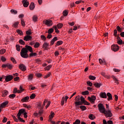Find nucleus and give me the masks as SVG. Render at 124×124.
Segmentation results:
<instances>
[{
  "instance_id": "7",
  "label": "nucleus",
  "mask_w": 124,
  "mask_h": 124,
  "mask_svg": "<svg viewBox=\"0 0 124 124\" xmlns=\"http://www.w3.org/2000/svg\"><path fill=\"white\" fill-rule=\"evenodd\" d=\"M49 43H47V42H45L42 48L44 49V51H48L49 50Z\"/></svg>"
},
{
  "instance_id": "4",
  "label": "nucleus",
  "mask_w": 124,
  "mask_h": 124,
  "mask_svg": "<svg viewBox=\"0 0 124 124\" xmlns=\"http://www.w3.org/2000/svg\"><path fill=\"white\" fill-rule=\"evenodd\" d=\"M1 67H3V68H6V67H7L9 69H10V70H11V69L14 67V66L11 64L7 63L6 64H3Z\"/></svg>"
},
{
  "instance_id": "54",
  "label": "nucleus",
  "mask_w": 124,
  "mask_h": 124,
  "mask_svg": "<svg viewBox=\"0 0 124 124\" xmlns=\"http://www.w3.org/2000/svg\"><path fill=\"white\" fill-rule=\"evenodd\" d=\"M16 94H11L9 95V98H14V97H16Z\"/></svg>"
},
{
  "instance_id": "55",
  "label": "nucleus",
  "mask_w": 124,
  "mask_h": 124,
  "mask_svg": "<svg viewBox=\"0 0 124 124\" xmlns=\"http://www.w3.org/2000/svg\"><path fill=\"white\" fill-rule=\"evenodd\" d=\"M52 67V65H49L47 66H46L45 69V70H50V69Z\"/></svg>"
},
{
  "instance_id": "9",
  "label": "nucleus",
  "mask_w": 124,
  "mask_h": 124,
  "mask_svg": "<svg viewBox=\"0 0 124 124\" xmlns=\"http://www.w3.org/2000/svg\"><path fill=\"white\" fill-rule=\"evenodd\" d=\"M14 77L13 76L11 75H9L7 76H5V81L6 82H10V81H11V80H13Z\"/></svg>"
},
{
  "instance_id": "30",
  "label": "nucleus",
  "mask_w": 124,
  "mask_h": 124,
  "mask_svg": "<svg viewBox=\"0 0 124 124\" xmlns=\"http://www.w3.org/2000/svg\"><path fill=\"white\" fill-rule=\"evenodd\" d=\"M36 56H37V53H35V52H31L30 54H29V56L31 57H36Z\"/></svg>"
},
{
  "instance_id": "13",
  "label": "nucleus",
  "mask_w": 124,
  "mask_h": 124,
  "mask_svg": "<svg viewBox=\"0 0 124 124\" xmlns=\"http://www.w3.org/2000/svg\"><path fill=\"white\" fill-rule=\"evenodd\" d=\"M100 97L101 98H107V95L105 92H101L100 93Z\"/></svg>"
},
{
  "instance_id": "37",
  "label": "nucleus",
  "mask_w": 124,
  "mask_h": 124,
  "mask_svg": "<svg viewBox=\"0 0 124 124\" xmlns=\"http://www.w3.org/2000/svg\"><path fill=\"white\" fill-rule=\"evenodd\" d=\"M6 52V50L4 48H2L1 50H0V55H3L4 53Z\"/></svg>"
},
{
  "instance_id": "5",
  "label": "nucleus",
  "mask_w": 124,
  "mask_h": 124,
  "mask_svg": "<svg viewBox=\"0 0 124 124\" xmlns=\"http://www.w3.org/2000/svg\"><path fill=\"white\" fill-rule=\"evenodd\" d=\"M88 100H89L91 103H94L95 100H96V96L95 95H92L91 97L88 96Z\"/></svg>"
},
{
  "instance_id": "15",
  "label": "nucleus",
  "mask_w": 124,
  "mask_h": 124,
  "mask_svg": "<svg viewBox=\"0 0 124 124\" xmlns=\"http://www.w3.org/2000/svg\"><path fill=\"white\" fill-rule=\"evenodd\" d=\"M58 40V37H54L50 41V46L54 45L55 44V42Z\"/></svg>"
},
{
  "instance_id": "20",
  "label": "nucleus",
  "mask_w": 124,
  "mask_h": 124,
  "mask_svg": "<svg viewBox=\"0 0 124 124\" xmlns=\"http://www.w3.org/2000/svg\"><path fill=\"white\" fill-rule=\"evenodd\" d=\"M93 86L95 87V88H99L102 86V84L101 83H97L96 82L95 83H93Z\"/></svg>"
},
{
  "instance_id": "12",
  "label": "nucleus",
  "mask_w": 124,
  "mask_h": 124,
  "mask_svg": "<svg viewBox=\"0 0 124 124\" xmlns=\"http://www.w3.org/2000/svg\"><path fill=\"white\" fill-rule=\"evenodd\" d=\"M25 112H26V110L24 109H19L17 114V117H21V115H22V114H24Z\"/></svg>"
},
{
  "instance_id": "48",
  "label": "nucleus",
  "mask_w": 124,
  "mask_h": 124,
  "mask_svg": "<svg viewBox=\"0 0 124 124\" xmlns=\"http://www.w3.org/2000/svg\"><path fill=\"white\" fill-rule=\"evenodd\" d=\"M16 49L18 52H20L21 49L20 48V45H16Z\"/></svg>"
},
{
  "instance_id": "8",
  "label": "nucleus",
  "mask_w": 124,
  "mask_h": 124,
  "mask_svg": "<svg viewBox=\"0 0 124 124\" xmlns=\"http://www.w3.org/2000/svg\"><path fill=\"white\" fill-rule=\"evenodd\" d=\"M18 68L21 70V71H26V70H27V66L24 64H19Z\"/></svg>"
},
{
  "instance_id": "25",
  "label": "nucleus",
  "mask_w": 124,
  "mask_h": 124,
  "mask_svg": "<svg viewBox=\"0 0 124 124\" xmlns=\"http://www.w3.org/2000/svg\"><path fill=\"white\" fill-rule=\"evenodd\" d=\"M99 62L100 64H106V61H105V60H102V59H99Z\"/></svg>"
},
{
  "instance_id": "44",
  "label": "nucleus",
  "mask_w": 124,
  "mask_h": 124,
  "mask_svg": "<svg viewBox=\"0 0 124 124\" xmlns=\"http://www.w3.org/2000/svg\"><path fill=\"white\" fill-rule=\"evenodd\" d=\"M10 12L12 14H17L18 13V12L17 11V10H15L13 9L11 10Z\"/></svg>"
},
{
  "instance_id": "62",
  "label": "nucleus",
  "mask_w": 124,
  "mask_h": 124,
  "mask_svg": "<svg viewBox=\"0 0 124 124\" xmlns=\"http://www.w3.org/2000/svg\"><path fill=\"white\" fill-rule=\"evenodd\" d=\"M118 33V31H117V30H114L113 31V35L114 36H117V34Z\"/></svg>"
},
{
  "instance_id": "10",
  "label": "nucleus",
  "mask_w": 124,
  "mask_h": 124,
  "mask_svg": "<svg viewBox=\"0 0 124 124\" xmlns=\"http://www.w3.org/2000/svg\"><path fill=\"white\" fill-rule=\"evenodd\" d=\"M31 39H32V37L29 35H27L23 38V40H25V41H30Z\"/></svg>"
},
{
  "instance_id": "56",
  "label": "nucleus",
  "mask_w": 124,
  "mask_h": 124,
  "mask_svg": "<svg viewBox=\"0 0 124 124\" xmlns=\"http://www.w3.org/2000/svg\"><path fill=\"white\" fill-rule=\"evenodd\" d=\"M1 62H6V58H5V57L2 56L1 57Z\"/></svg>"
},
{
  "instance_id": "26",
  "label": "nucleus",
  "mask_w": 124,
  "mask_h": 124,
  "mask_svg": "<svg viewBox=\"0 0 124 124\" xmlns=\"http://www.w3.org/2000/svg\"><path fill=\"white\" fill-rule=\"evenodd\" d=\"M24 91H25V89H23V86L20 85L19 86V90H18V93H22Z\"/></svg>"
},
{
  "instance_id": "53",
  "label": "nucleus",
  "mask_w": 124,
  "mask_h": 124,
  "mask_svg": "<svg viewBox=\"0 0 124 124\" xmlns=\"http://www.w3.org/2000/svg\"><path fill=\"white\" fill-rule=\"evenodd\" d=\"M75 100L78 102L80 101V95H78L77 96L75 99Z\"/></svg>"
},
{
  "instance_id": "31",
  "label": "nucleus",
  "mask_w": 124,
  "mask_h": 124,
  "mask_svg": "<svg viewBox=\"0 0 124 124\" xmlns=\"http://www.w3.org/2000/svg\"><path fill=\"white\" fill-rule=\"evenodd\" d=\"M18 25H19V21H16L14 23V24L13 25V27L16 28H18Z\"/></svg>"
},
{
  "instance_id": "28",
  "label": "nucleus",
  "mask_w": 124,
  "mask_h": 124,
  "mask_svg": "<svg viewBox=\"0 0 124 124\" xmlns=\"http://www.w3.org/2000/svg\"><path fill=\"white\" fill-rule=\"evenodd\" d=\"M29 81H31L33 78V75L32 74H31L28 76Z\"/></svg>"
},
{
  "instance_id": "24",
  "label": "nucleus",
  "mask_w": 124,
  "mask_h": 124,
  "mask_svg": "<svg viewBox=\"0 0 124 124\" xmlns=\"http://www.w3.org/2000/svg\"><path fill=\"white\" fill-rule=\"evenodd\" d=\"M47 33H48V34H51V33H53V32H54V28L49 29L48 30L47 32V31L46 32V33H47Z\"/></svg>"
},
{
  "instance_id": "6",
  "label": "nucleus",
  "mask_w": 124,
  "mask_h": 124,
  "mask_svg": "<svg viewBox=\"0 0 124 124\" xmlns=\"http://www.w3.org/2000/svg\"><path fill=\"white\" fill-rule=\"evenodd\" d=\"M111 49L112 51H114V52H117L119 51L120 46H119L118 45H113L111 46Z\"/></svg>"
},
{
  "instance_id": "36",
  "label": "nucleus",
  "mask_w": 124,
  "mask_h": 124,
  "mask_svg": "<svg viewBox=\"0 0 124 124\" xmlns=\"http://www.w3.org/2000/svg\"><path fill=\"white\" fill-rule=\"evenodd\" d=\"M56 27H57L58 29H62L63 27V24L62 23H58Z\"/></svg>"
},
{
  "instance_id": "64",
  "label": "nucleus",
  "mask_w": 124,
  "mask_h": 124,
  "mask_svg": "<svg viewBox=\"0 0 124 124\" xmlns=\"http://www.w3.org/2000/svg\"><path fill=\"white\" fill-rule=\"evenodd\" d=\"M23 107H25V108H27V109H30V108H31V106H27V104H23Z\"/></svg>"
},
{
  "instance_id": "42",
  "label": "nucleus",
  "mask_w": 124,
  "mask_h": 124,
  "mask_svg": "<svg viewBox=\"0 0 124 124\" xmlns=\"http://www.w3.org/2000/svg\"><path fill=\"white\" fill-rule=\"evenodd\" d=\"M89 78L90 80H95V79H96V78L93 76L90 75L89 76Z\"/></svg>"
},
{
  "instance_id": "21",
  "label": "nucleus",
  "mask_w": 124,
  "mask_h": 124,
  "mask_svg": "<svg viewBox=\"0 0 124 124\" xmlns=\"http://www.w3.org/2000/svg\"><path fill=\"white\" fill-rule=\"evenodd\" d=\"M7 94H8V91L5 90L3 91L2 94V96L3 97H5V96H6V95H7Z\"/></svg>"
},
{
  "instance_id": "29",
  "label": "nucleus",
  "mask_w": 124,
  "mask_h": 124,
  "mask_svg": "<svg viewBox=\"0 0 124 124\" xmlns=\"http://www.w3.org/2000/svg\"><path fill=\"white\" fill-rule=\"evenodd\" d=\"M79 108L81 109V111H85L87 109V107L81 105L79 106Z\"/></svg>"
},
{
  "instance_id": "63",
  "label": "nucleus",
  "mask_w": 124,
  "mask_h": 124,
  "mask_svg": "<svg viewBox=\"0 0 124 124\" xmlns=\"http://www.w3.org/2000/svg\"><path fill=\"white\" fill-rule=\"evenodd\" d=\"M83 104L84 105H90L91 104L90 103H89L88 101H84V102H83Z\"/></svg>"
},
{
  "instance_id": "11",
  "label": "nucleus",
  "mask_w": 124,
  "mask_h": 124,
  "mask_svg": "<svg viewBox=\"0 0 124 124\" xmlns=\"http://www.w3.org/2000/svg\"><path fill=\"white\" fill-rule=\"evenodd\" d=\"M22 2L23 4L24 7H28L29 6V4H30L28 0H23Z\"/></svg>"
},
{
  "instance_id": "16",
  "label": "nucleus",
  "mask_w": 124,
  "mask_h": 124,
  "mask_svg": "<svg viewBox=\"0 0 124 124\" xmlns=\"http://www.w3.org/2000/svg\"><path fill=\"white\" fill-rule=\"evenodd\" d=\"M35 8V5H34V2H32L31 3L29 6V8L30 10H33Z\"/></svg>"
},
{
  "instance_id": "27",
  "label": "nucleus",
  "mask_w": 124,
  "mask_h": 124,
  "mask_svg": "<svg viewBox=\"0 0 124 124\" xmlns=\"http://www.w3.org/2000/svg\"><path fill=\"white\" fill-rule=\"evenodd\" d=\"M62 43H63V42H62V41H58L57 42V43L55 46V47H57V46H60V45H62Z\"/></svg>"
},
{
  "instance_id": "18",
  "label": "nucleus",
  "mask_w": 124,
  "mask_h": 124,
  "mask_svg": "<svg viewBox=\"0 0 124 124\" xmlns=\"http://www.w3.org/2000/svg\"><path fill=\"white\" fill-rule=\"evenodd\" d=\"M107 95L108 97V100L109 101L110 100H113V97L112 96V94L110 93H107Z\"/></svg>"
},
{
  "instance_id": "40",
  "label": "nucleus",
  "mask_w": 124,
  "mask_h": 124,
  "mask_svg": "<svg viewBox=\"0 0 124 124\" xmlns=\"http://www.w3.org/2000/svg\"><path fill=\"white\" fill-rule=\"evenodd\" d=\"M53 29H55V32H56V33H60V31H59V30L57 28V26H53Z\"/></svg>"
},
{
  "instance_id": "49",
  "label": "nucleus",
  "mask_w": 124,
  "mask_h": 124,
  "mask_svg": "<svg viewBox=\"0 0 124 124\" xmlns=\"http://www.w3.org/2000/svg\"><path fill=\"white\" fill-rule=\"evenodd\" d=\"M35 96H36V95H35V93H32L30 97L31 99H34V98H35Z\"/></svg>"
},
{
  "instance_id": "60",
  "label": "nucleus",
  "mask_w": 124,
  "mask_h": 124,
  "mask_svg": "<svg viewBox=\"0 0 124 124\" xmlns=\"http://www.w3.org/2000/svg\"><path fill=\"white\" fill-rule=\"evenodd\" d=\"M117 30L118 31H119V32H122V28H121V27H120V26H117Z\"/></svg>"
},
{
  "instance_id": "52",
  "label": "nucleus",
  "mask_w": 124,
  "mask_h": 124,
  "mask_svg": "<svg viewBox=\"0 0 124 124\" xmlns=\"http://www.w3.org/2000/svg\"><path fill=\"white\" fill-rule=\"evenodd\" d=\"M64 100H65L64 97H62L61 101V105H62V106L64 105Z\"/></svg>"
},
{
  "instance_id": "32",
  "label": "nucleus",
  "mask_w": 124,
  "mask_h": 124,
  "mask_svg": "<svg viewBox=\"0 0 124 124\" xmlns=\"http://www.w3.org/2000/svg\"><path fill=\"white\" fill-rule=\"evenodd\" d=\"M21 26H22V27L26 26V23L25 22V20L23 18L21 19Z\"/></svg>"
},
{
  "instance_id": "47",
  "label": "nucleus",
  "mask_w": 124,
  "mask_h": 124,
  "mask_svg": "<svg viewBox=\"0 0 124 124\" xmlns=\"http://www.w3.org/2000/svg\"><path fill=\"white\" fill-rule=\"evenodd\" d=\"M39 46H40V44L39 42H36L35 44L34 47V48H38V47H39Z\"/></svg>"
},
{
  "instance_id": "22",
  "label": "nucleus",
  "mask_w": 124,
  "mask_h": 124,
  "mask_svg": "<svg viewBox=\"0 0 124 124\" xmlns=\"http://www.w3.org/2000/svg\"><path fill=\"white\" fill-rule=\"evenodd\" d=\"M54 116H55V113H54L53 111H51L50 112V115L49 116V119L50 121H52V119L54 118Z\"/></svg>"
},
{
  "instance_id": "19",
  "label": "nucleus",
  "mask_w": 124,
  "mask_h": 124,
  "mask_svg": "<svg viewBox=\"0 0 124 124\" xmlns=\"http://www.w3.org/2000/svg\"><path fill=\"white\" fill-rule=\"evenodd\" d=\"M7 104H8V101L3 102L1 105H0V108H3V107H5Z\"/></svg>"
},
{
  "instance_id": "57",
  "label": "nucleus",
  "mask_w": 124,
  "mask_h": 124,
  "mask_svg": "<svg viewBox=\"0 0 124 124\" xmlns=\"http://www.w3.org/2000/svg\"><path fill=\"white\" fill-rule=\"evenodd\" d=\"M19 43L21 45H25V42L23 41L22 39H20L19 41Z\"/></svg>"
},
{
  "instance_id": "3",
  "label": "nucleus",
  "mask_w": 124,
  "mask_h": 124,
  "mask_svg": "<svg viewBox=\"0 0 124 124\" xmlns=\"http://www.w3.org/2000/svg\"><path fill=\"white\" fill-rule=\"evenodd\" d=\"M43 24H45L46 26H47V27H52L53 26V21H52V20L47 19L45 20H44Z\"/></svg>"
},
{
  "instance_id": "1",
  "label": "nucleus",
  "mask_w": 124,
  "mask_h": 124,
  "mask_svg": "<svg viewBox=\"0 0 124 124\" xmlns=\"http://www.w3.org/2000/svg\"><path fill=\"white\" fill-rule=\"evenodd\" d=\"M97 107L98 108V110L100 113L104 114L106 118H111V117H112L113 114H112L111 110H106L105 108L104 107V106H103V104L99 103L98 104Z\"/></svg>"
},
{
  "instance_id": "17",
  "label": "nucleus",
  "mask_w": 124,
  "mask_h": 124,
  "mask_svg": "<svg viewBox=\"0 0 124 124\" xmlns=\"http://www.w3.org/2000/svg\"><path fill=\"white\" fill-rule=\"evenodd\" d=\"M29 99H30V97L27 96L22 98L21 100V101H22V102H27V101H29Z\"/></svg>"
},
{
  "instance_id": "45",
  "label": "nucleus",
  "mask_w": 124,
  "mask_h": 124,
  "mask_svg": "<svg viewBox=\"0 0 124 124\" xmlns=\"http://www.w3.org/2000/svg\"><path fill=\"white\" fill-rule=\"evenodd\" d=\"M41 39H42V40H44V41H46L47 39L46 36H44V35H41Z\"/></svg>"
},
{
  "instance_id": "51",
  "label": "nucleus",
  "mask_w": 124,
  "mask_h": 124,
  "mask_svg": "<svg viewBox=\"0 0 124 124\" xmlns=\"http://www.w3.org/2000/svg\"><path fill=\"white\" fill-rule=\"evenodd\" d=\"M17 119L19 121V122H21V123H25L26 121L23 120L20 116H17Z\"/></svg>"
},
{
  "instance_id": "2",
  "label": "nucleus",
  "mask_w": 124,
  "mask_h": 124,
  "mask_svg": "<svg viewBox=\"0 0 124 124\" xmlns=\"http://www.w3.org/2000/svg\"><path fill=\"white\" fill-rule=\"evenodd\" d=\"M29 51L30 53H32L33 52L32 47L30 46H26L25 47H23L21 49V51L20 52L21 57L24 59H28L29 58V54H28Z\"/></svg>"
},
{
  "instance_id": "58",
  "label": "nucleus",
  "mask_w": 124,
  "mask_h": 124,
  "mask_svg": "<svg viewBox=\"0 0 124 124\" xmlns=\"http://www.w3.org/2000/svg\"><path fill=\"white\" fill-rule=\"evenodd\" d=\"M35 76H36V77H38V78H40V77L42 76V74L41 73H36L35 74Z\"/></svg>"
},
{
  "instance_id": "34",
  "label": "nucleus",
  "mask_w": 124,
  "mask_h": 124,
  "mask_svg": "<svg viewBox=\"0 0 124 124\" xmlns=\"http://www.w3.org/2000/svg\"><path fill=\"white\" fill-rule=\"evenodd\" d=\"M89 93H90L88 91H84L81 93V94H82V95H88Z\"/></svg>"
},
{
  "instance_id": "46",
  "label": "nucleus",
  "mask_w": 124,
  "mask_h": 124,
  "mask_svg": "<svg viewBox=\"0 0 124 124\" xmlns=\"http://www.w3.org/2000/svg\"><path fill=\"white\" fill-rule=\"evenodd\" d=\"M81 123V121L79 119H77L73 123V124H80Z\"/></svg>"
},
{
  "instance_id": "59",
  "label": "nucleus",
  "mask_w": 124,
  "mask_h": 124,
  "mask_svg": "<svg viewBox=\"0 0 124 124\" xmlns=\"http://www.w3.org/2000/svg\"><path fill=\"white\" fill-rule=\"evenodd\" d=\"M87 85H89L90 87H93V83L90 81H87Z\"/></svg>"
},
{
  "instance_id": "39",
  "label": "nucleus",
  "mask_w": 124,
  "mask_h": 124,
  "mask_svg": "<svg viewBox=\"0 0 124 124\" xmlns=\"http://www.w3.org/2000/svg\"><path fill=\"white\" fill-rule=\"evenodd\" d=\"M62 14L63 16H66L67 15H68V12L66 10H65L63 11Z\"/></svg>"
},
{
  "instance_id": "43",
  "label": "nucleus",
  "mask_w": 124,
  "mask_h": 124,
  "mask_svg": "<svg viewBox=\"0 0 124 124\" xmlns=\"http://www.w3.org/2000/svg\"><path fill=\"white\" fill-rule=\"evenodd\" d=\"M38 19V17H37V16H34L32 17V20L33 21V22H36V21H37Z\"/></svg>"
},
{
  "instance_id": "35",
  "label": "nucleus",
  "mask_w": 124,
  "mask_h": 124,
  "mask_svg": "<svg viewBox=\"0 0 124 124\" xmlns=\"http://www.w3.org/2000/svg\"><path fill=\"white\" fill-rule=\"evenodd\" d=\"M89 118L90 120H94L95 119V116L93 115V114H90L89 116Z\"/></svg>"
},
{
  "instance_id": "50",
  "label": "nucleus",
  "mask_w": 124,
  "mask_h": 124,
  "mask_svg": "<svg viewBox=\"0 0 124 124\" xmlns=\"http://www.w3.org/2000/svg\"><path fill=\"white\" fill-rule=\"evenodd\" d=\"M50 76H51V73H49L46 75L44 77V78L47 79V78H49V77H50Z\"/></svg>"
},
{
  "instance_id": "33",
  "label": "nucleus",
  "mask_w": 124,
  "mask_h": 124,
  "mask_svg": "<svg viewBox=\"0 0 124 124\" xmlns=\"http://www.w3.org/2000/svg\"><path fill=\"white\" fill-rule=\"evenodd\" d=\"M112 78H113V80L115 81V83H116L117 85H119V80L116 78V77L113 76Z\"/></svg>"
},
{
  "instance_id": "23",
  "label": "nucleus",
  "mask_w": 124,
  "mask_h": 124,
  "mask_svg": "<svg viewBox=\"0 0 124 124\" xmlns=\"http://www.w3.org/2000/svg\"><path fill=\"white\" fill-rule=\"evenodd\" d=\"M85 98H84V97H83V96H81L80 97V101H78V102H80V104L81 105H83L84 102H85Z\"/></svg>"
},
{
  "instance_id": "14",
  "label": "nucleus",
  "mask_w": 124,
  "mask_h": 124,
  "mask_svg": "<svg viewBox=\"0 0 124 124\" xmlns=\"http://www.w3.org/2000/svg\"><path fill=\"white\" fill-rule=\"evenodd\" d=\"M75 107L76 110H79V108H80V105H81V103L80 102H78V101H76L75 102Z\"/></svg>"
},
{
  "instance_id": "38",
  "label": "nucleus",
  "mask_w": 124,
  "mask_h": 124,
  "mask_svg": "<svg viewBox=\"0 0 124 124\" xmlns=\"http://www.w3.org/2000/svg\"><path fill=\"white\" fill-rule=\"evenodd\" d=\"M26 34H27V35H31L32 33H31V29H29V30L27 31H26Z\"/></svg>"
},
{
  "instance_id": "41",
  "label": "nucleus",
  "mask_w": 124,
  "mask_h": 124,
  "mask_svg": "<svg viewBox=\"0 0 124 124\" xmlns=\"http://www.w3.org/2000/svg\"><path fill=\"white\" fill-rule=\"evenodd\" d=\"M16 32L18 34H19V35H23V31L19 29L16 30Z\"/></svg>"
},
{
  "instance_id": "61",
  "label": "nucleus",
  "mask_w": 124,
  "mask_h": 124,
  "mask_svg": "<svg viewBox=\"0 0 124 124\" xmlns=\"http://www.w3.org/2000/svg\"><path fill=\"white\" fill-rule=\"evenodd\" d=\"M117 43L119 45H122V44H123V40L122 39L118 40Z\"/></svg>"
}]
</instances>
